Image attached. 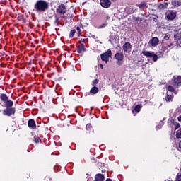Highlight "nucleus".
Listing matches in <instances>:
<instances>
[{
  "instance_id": "f257e3e1",
  "label": "nucleus",
  "mask_w": 181,
  "mask_h": 181,
  "mask_svg": "<svg viewBox=\"0 0 181 181\" xmlns=\"http://www.w3.org/2000/svg\"><path fill=\"white\" fill-rule=\"evenodd\" d=\"M35 12H45L49 8V3L43 0H40L36 2L34 6Z\"/></svg>"
},
{
  "instance_id": "f03ea898",
  "label": "nucleus",
  "mask_w": 181,
  "mask_h": 181,
  "mask_svg": "<svg viewBox=\"0 0 181 181\" xmlns=\"http://www.w3.org/2000/svg\"><path fill=\"white\" fill-rule=\"evenodd\" d=\"M111 56H112V52H111V49H109L106 52L100 55L101 60L103 62H105V63H108V62L110 61V57H111Z\"/></svg>"
},
{
  "instance_id": "7ed1b4c3",
  "label": "nucleus",
  "mask_w": 181,
  "mask_h": 181,
  "mask_svg": "<svg viewBox=\"0 0 181 181\" xmlns=\"http://www.w3.org/2000/svg\"><path fill=\"white\" fill-rule=\"evenodd\" d=\"M115 58L117 60V64L121 66L124 64V53L122 52H117L115 54Z\"/></svg>"
},
{
  "instance_id": "20e7f679",
  "label": "nucleus",
  "mask_w": 181,
  "mask_h": 181,
  "mask_svg": "<svg viewBox=\"0 0 181 181\" xmlns=\"http://www.w3.org/2000/svg\"><path fill=\"white\" fill-rule=\"evenodd\" d=\"M142 54L146 56V57H153V62H157L158 55H156L154 52H150L149 51H143Z\"/></svg>"
},
{
  "instance_id": "39448f33",
  "label": "nucleus",
  "mask_w": 181,
  "mask_h": 181,
  "mask_svg": "<svg viewBox=\"0 0 181 181\" xmlns=\"http://www.w3.org/2000/svg\"><path fill=\"white\" fill-rule=\"evenodd\" d=\"M4 115H7L8 117H11V115H13L15 114V108L13 107H6L3 111Z\"/></svg>"
},
{
  "instance_id": "423d86ee",
  "label": "nucleus",
  "mask_w": 181,
  "mask_h": 181,
  "mask_svg": "<svg viewBox=\"0 0 181 181\" xmlns=\"http://www.w3.org/2000/svg\"><path fill=\"white\" fill-rule=\"evenodd\" d=\"M123 51L124 53H131L132 49V45L130 42H125L122 46Z\"/></svg>"
},
{
  "instance_id": "0eeeda50",
  "label": "nucleus",
  "mask_w": 181,
  "mask_h": 181,
  "mask_svg": "<svg viewBox=\"0 0 181 181\" xmlns=\"http://www.w3.org/2000/svg\"><path fill=\"white\" fill-rule=\"evenodd\" d=\"M148 45L151 46V47H156L158 45H159V38L154 37L150 40Z\"/></svg>"
},
{
  "instance_id": "6e6552de",
  "label": "nucleus",
  "mask_w": 181,
  "mask_h": 181,
  "mask_svg": "<svg viewBox=\"0 0 181 181\" xmlns=\"http://www.w3.org/2000/svg\"><path fill=\"white\" fill-rule=\"evenodd\" d=\"M165 15L167 19H169L170 21H173V19L176 18V13H175L173 11H167Z\"/></svg>"
},
{
  "instance_id": "1a4fd4ad",
  "label": "nucleus",
  "mask_w": 181,
  "mask_h": 181,
  "mask_svg": "<svg viewBox=\"0 0 181 181\" xmlns=\"http://www.w3.org/2000/svg\"><path fill=\"white\" fill-rule=\"evenodd\" d=\"M173 84H174V86H176V87L181 86V76H174Z\"/></svg>"
},
{
  "instance_id": "9d476101",
  "label": "nucleus",
  "mask_w": 181,
  "mask_h": 181,
  "mask_svg": "<svg viewBox=\"0 0 181 181\" xmlns=\"http://www.w3.org/2000/svg\"><path fill=\"white\" fill-rule=\"evenodd\" d=\"M100 5L103 8H110L111 6V0H100Z\"/></svg>"
},
{
  "instance_id": "9b49d317",
  "label": "nucleus",
  "mask_w": 181,
  "mask_h": 181,
  "mask_svg": "<svg viewBox=\"0 0 181 181\" xmlns=\"http://www.w3.org/2000/svg\"><path fill=\"white\" fill-rule=\"evenodd\" d=\"M58 13H62L64 15L66 13V6L64 4H61L57 8Z\"/></svg>"
},
{
  "instance_id": "f8f14e48",
  "label": "nucleus",
  "mask_w": 181,
  "mask_h": 181,
  "mask_svg": "<svg viewBox=\"0 0 181 181\" xmlns=\"http://www.w3.org/2000/svg\"><path fill=\"white\" fill-rule=\"evenodd\" d=\"M28 125L31 129H35V128H36V123L34 119H30L28 122Z\"/></svg>"
},
{
  "instance_id": "ddd939ff",
  "label": "nucleus",
  "mask_w": 181,
  "mask_h": 181,
  "mask_svg": "<svg viewBox=\"0 0 181 181\" xmlns=\"http://www.w3.org/2000/svg\"><path fill=\"white\" fill-rule=\"evenodd\" d=\"M105 179V177L103 174H97L95 176V181H104Z\"/></svg>"
},
{
  "instance_id": "4468645a",
  "label": "nucleus",
  "mask_w": 181,
  "mask_h": 181,
  "mask_svg": "<svg viewBox=\"0 0 181 181\" xmlns=\"http://www.w3.org/2000/svg\"><path fill=\"white\" fill-rule=\"evenodd\" d=\"M77 52H78V53H81L82 52H86V47L83 45V44H81V45H79L78 47Z\"/></svg>"
},
{
  "instance_id": "2eb2a0df",
  "label": "nucleus",
  "mask_w": 181,
  "mask_h": 181,
  "mask_svg": "<svg viewBox=\"0 0 181 181\" xmlns=\"http://www.w3.org/2000/svg\"><path fill=\"white\" fill-rule=\"evenodd\" d=\"M5 103V107H6V108H11V107L13 106V102H12V100H7Z\"/></svg>"
},
{
  "instance_id": "dca6fc26",
  "label": "nucleus",
  "mask_w": 181,
  "mask_h": 181,
  "mask_svg": "<svg viewBox=\"0 0 181 181\" xmlns=\"http://www.w3.org/2000/svg\"><path fill=\"white\" fill-rule=\"evenodd\" d=\"M173 96L172 95H169V92H167V96L165 97V101L167 103H170V101H173Z\"/></svg>"
},
{
  "instance_id": "f3484780",
  "label": "nucleus",
  "mask_w": 181,
  "mask_h": 181,
  "mask_svg": "<svg viewBox=\"0 0 181 181\" xmlns=\"http://www.w3.org/2000/svg\"><path fill=\"white\" fill-rule=\"evenodd\" d=\"M99 89L97 86H93L90 90V93H91L92 94H97V93H98Z\"/></svg>"
},
{
  "instance_id": "a211bd4d",
  "label": "nucleus",
  "mask_w": 181,
  "mask_h": 181,
  "mask_svg": "<svg viewBox=\"0 0 181 181\" xmlns=\"http://www.w3.org/2000/svg\"><path fill=\"white\" fill-rule=\"evenodd\" d=\"M0 98H1V101H4V103L6 101H8V95H6V94H5V93H1L0 95Z\"/></svg>"
},
{
  "instance_id": "6ab92c4d",
  "label": "nucleus",
  "mask_w": 181,
  "mask_h": 181,
  "mask_svg": "<svg viewBox=\"0 0 181 181\" xmlns=\"http://www.w3.org/2000/svg\"><path fill=\"white\" fill-rule=\"evenodd\" d=\"M172 4L173 5V6H175L176 8H179V6H180L181 5V2L179 1H173Z\"/></svg>"
},
{
  "instance_id": "aec40b11",
  "label": "nucleus",
  "mask_w": 181,
  "mask_h": 181,
  "mask_svg": "<svg viewBox=\"0 0 181 181\" xmlns=\"http://www.w3.org/2000/svg\"><path fill=\"white\" fill-rule=\"evenodd\" d=\"M173 47H175V45L173 43H171L170 45H168L167 46V47H164L163 49V52H165V50H166V49H169V50H170V49H173Z\"/></svg>"
},
{
  "instance_id": "412c9836",
  "label": "nucleus",
  "mask_w": 181,
  "mask_h": 181,
  "mask_svg": "<svg viewBox=\"0 0 181 181\" xmlns=\"http://www.w3.org/2000/svg\"><path fill=\"white\" fill-rule=\"evenodd\" d=\"M138 6L141 9H146V8H147L146 4H145V3H141L140 4L138 5Z\"/></svg>"
},
{
  "instance_id": "4be33fe9",
  "label": "nucleus",
  "mask_w": 181,
  "mask_h": 181,
  "mask_svg": "<svg viewBox=\"0 0 181 181\" xmlns=\"http://www.w3.org/2000/svg\"><path fill=\"white\" fill-rule=\"evenodd\" d=\"M86 128L88 133L91 132V129H92L91 124H87Z\"/></svg>"
},
{
  "instance_id": "5701e85b",
  "label": "nucleus",
  "mask_w": 181,
  "mask_h": 181,
  "mask_svg": "<svg viewBox=\"0 0 181 181\" xmlns=\"http://www.w3.org/2000/svg\"><path fill=\"white\" fill-rule=\"evenodd\" d=\"M162 127H163V122L161 121L160 122L158 126L156 127V129H160V128H162Z\"/></svg>"
},
{
  "instance_id": "b1692460",
  "label": "nucleus",
  "mask_w": 181,
  "mask_h": 181,
  "mask_svg": "<svg viewBox=\"0 0 181 181\" xmlns=\"http://www.w3.org/2000/svg\"><path fill=\"white\" fill-rule=\"evenodd\" d=\"M168 91H170V93H173L175 91V88L172 86H168Z\"/></svg>"
},
{
  "instance_id": "393cba45",
  "label": "nucleus",
  "mask_w": 181,
  "mask_h": 181,
  "mask_svg": "<svg viewBox=\"0 0 181 181\" xmlns=\"http://www.w3.org/2000/svg\"><path fill=\"white\" fill-rule=\"evenodd\" d=\"M74 35H76V30H71L70 32L69 37H74Z\"/></svg>"
},
{
  "instance_id": "a878e982",
  "label": "nucleus",
  "mask_w": 181,
  "mask_h": 181,
  "mask_svg": "<svg viewBox=\"0 0 181 181\" xmlns=\"http://www.w3.org/2000/svg\"><path fill=\"white\" fill-rule=\"evenodd\" d=\"M134 110L136 112H139V111H141V105H136L134 107Z\"/></svg>"
},
{
  "instance_id": "bb28decb",
  "label": "nucleus",
  "mask_w": 181,
  "mask_h": 181,
  "mask_svg": "<svg viewBox=\"0 0 181 181\" xmlns=\"http://www.w3.org/2000/svg\"><path fill=\"white\" fill-rule=\"evenodd\" d=\"M99 80L98 79H95L92 81V86H97V84H98L99 83Z\"/></svg>"
},
{
  "instance_id": "cd10ccee",
  "label": "nucleus",
  "mask_w": 181,
  "mask_h": 181,
  "mask_svg": "<svg viewBox=\"0 0 181 181\" xmlns=\"http://www.w3.org/2000/svg\"><path fill=\"white\" fill-rule=\"evenodd\" d=\"M34 142L35 144H39L40 142V138L39 137H35V139H34Z\"/></svg>"
},
{
  "instance_id": "c85d7f7f",
  "label": "nucleus",
  "mask_w": 181,
  "mask_h": 181,
  "mask_svg": "<svg viewBox=\"0 0 181 181\" xmlns=\"http://www.w3.org/2000/svg\"><path fill=\"white\" fill-rule=\"evenodd\" d=\"M107 26V23H104L102 25L99 26V29H103V28H105Z\"/></svg>"
},
{
  "instance_id": "c756f323",
  "label": "nucleus",
  "mask_w": 181,
  "mask_h": 181,
  "mask_svg": "<svg viewBox=\"0 0 181 181\" xmlns=\"http://www.w3.org/2000/svg\"><path fill=\"white\" fill-rule=\"evenodd\" d=\"M179 128H180V124L179 123L175 124V131H177V129H179Z\"/></svg>"
},
{
  "instance_id": "7c9ffc66",
  "label": "nucleus",
  "mask_w": 181,
  "mask_h": 181,
  "mask_svg": "<svg viewBox=\"0 0 181 181\" xmlns=\"http://www.w3.org/2000/svg\"><path fill=\"white\" fill-rule=\"evenodd\" d=\"M164 39L165 40H169V39H170V35H165Z\"/></svg>"
},
{
  "instance_id": "2f4dec72",
  "label": "nucleus",
  "mask_w": 181,
  "mask_h": 181,
  "mask_svg": "<svg viewBox=\"0 0 181 181\" xmlns=\"http://www.w3.org/2000/svg\"><path fill=\"white\" fill-rule=\"evenodd\" d=\"M177 138H181V132L177 131L176 134Z\"/></svg>"
},
{
  "instance_id": "473e14b6",
  "label": "nucleus",
  "mask_w": 181,
  "mask_h": 181,
  "mask_svg": "<svg viewBox=\"0 0 181 181\" xmlns=\"http://www.w3.org/2000/svg\"><path fill=\"white\" fill-rule=\"evenodd\" d=\"M161 6H162L163 9L164 8H168V3H165V4H162Z\"/></svg>"
},
{
  "instance_id": "72a5a7b5",
  "label": "nucleus",
  "mask_w": 181,
  "mask_h": 181,
  "mask_svg": "<svg viewBox=\"0 0 181 181\" xmlns=\"http://www.w3.org/2000/svg\"><path fill=\"white\" fill-rule=\"evenodd\" d=\"M158 56H159V57H163V53H162V52H159Z\"/></svg>"
},
{
  "instance_id": "f704fd0d",
  "label": "nucleus",
  "mask_w": 181,
  "mask_h": 181,
  "mask_svg": "<svg viewBox=\"0 0 181 181\" xmlns=\"http://www.w3.org/2000/svg\"><path fill=\"white\" fill-rule=\"evenodd\" d=\"M176 181H181V175H178V176L177 177Z\"/></svg>"
},
{
  "instance_id": "c9c22d12",
  "label": "nucleus",
  "mask_w": 181,
  "mask_h": 181,
  "mask_svg": "<svg viewBox=\"0 0 181 181\" xmlns=\"http://www.w3.org/2000/svg\"><path fill=\"white\" fill-rule=\"evenodd\" d=\"M177 45H178V46H179V47H181V40H179L177 41Z\"/></svg>"
},
{
  "instance_id": "e433bc0d",
  "label": "nucleus",
  "mask_w": 181,
  "mask_h": 181,
  "mask_svg": "<svg viewBox=\"0 0 181 181\" xmlns=\"http://www.w3.org/2000/svg\"><path fill=\"white\" fill-rule=\"evenodd\" d=\"M178 151H181V141L179 143V148H178Z\"/></svg>"
},
{
  "instance_id": "4c0bfd02",
  "label": "nucleus",
  "mask_w": 181,
  "mask_h": 181,
  "mask_svg": "<svg viewBox=\"0 0 181 181\" xmlns=\"http://www.w3.org/2000/svg\"><path fill=\"white\" fill-rule=\"evenodd\" d=\"M76 30H78V33H80V32H81V30H80V27H77Z\"/></svg>"
},
{
  "instance_id": "58836bf2",
  "label": "nucleus",
  "mask_w": 181,
  "mask_h": 181,
  "mask_svg": "<svg viewBox=\"0 0 181 181\" xmlns=\"http://www.w3.org/2000/svg\"><path fill=\"white\" fill-rule=\"evenodd\" d=\"M84 42H85V40H81L79 41V43H84Z\"/></svg>"
},
{
  "instance_id": "ea45409f",
  "label": "nucleus",
  "mask_w": 181,
  "mask_h": 181,
  "mask_svg": "<svg viewBox=\"0 0 181 181\" xmlns=\"http://www.w3.org/2000/svg\"><path fill=\"white\" fill-rule=\"evenodd\" d=\"M93 39H98V37L95 35H92Z\"/></svg>"
},
{
  "instance_id": "a19ab883",
  "label": "nucleus",
  "mask_w": 181,
  "mask_h": 181,
  "mask_svg": "<svg viewBox=\"0 0 181 181\" xmlns=\"http://www.w3.org/2000/svg\"><path fill=\"white\" fill-rule=\"evenodd\" d=\"M99 67H100V69H103V65L100 64L99 65Z\"/></svg>"
},
{
  "instance_id": "79ce46f5",
  "label": "nucleus",
  "mask_w": 181,
  "mask_h": 181,
  "mask_svg": "<svg viewBox=\"0 0 181 181\" xmlns=\"http://www.w3.org/2000/svg\"><path fill=\"white\" fill-rule=\"evenodd\" d=\"M176 37H177V35H175V39H176Z\"/></svg>"
},
{
  "instance_id": "37998d69",
  "label": "nucleus",
  "mask_w": 181,
  "mask_h": 181,
  "mask_svg": "<svg viewBox=\"0 0 181 181\" xmlns=\"http://www.w3.org/2000/svg\"><path fill=\"white\" fill-rule=\"evenodd\" d=\"M107 19H110V17H107Z\"/></svg>"
},
{
  "instance_id": "c03bdc74",
  "label": "nucleus",
  "mask_w": 181,
  "mask_h": 181,
  "mask_svg": "<svg viewBox=\"0 0 181 181\" xmlns=\"http://www.w3.org/2000/svg\"><path fill=\"white\" fill-rule=\"evenodd\" d=\"M178 121H180V119L178 118Z\"/></svg>"
}]
</instances>
